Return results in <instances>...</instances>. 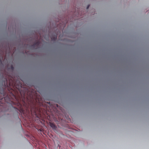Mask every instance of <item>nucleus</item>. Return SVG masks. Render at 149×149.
<instances>
[{
	"label": "nucleus",
	"instance_id": "nucleus-1",
	"mask_svg": "<svg viewBox=\"0 0 149 149\" xmlns=\"http://www.w3.org/2000/svg\"><path fill=\"white\" fill-rule=\"evenodd\" d=\"M22 100L23 103V105L25 107L27 112L29 113L30 111L32 113L36 114L37 111H40V109L38 108H37L34 103H32V104L29 106H27V104L25 102V97L24 96L22 98Z\"/></svg>",
	"mask_w": 149,
	"mask_h": 149
},
{
	"label": "nucleus",
	"instance_id": "nucleus-2",
	"mask_svg": "<svg viewBox=\"0 0 149 149\" xmlns=\"http://www.w3.org/2000/svg\"><path fill=\"white\" fill-rule=\"evenodd\" d=\"M9 77L8 84V80L7 79H5L6 80L4 82L3 86L5 87L6 88L7 87V88H9V86L13 87L16 86L15 83L13 80V78L10 77Z\"/></svg>",
	"mask_w": 149,
	"mask_h": 149
},
{
	"label": "nucleus",
	"instance_id": "nucleus-3",
	"mask_svg": "<svg viewBox=\"0 0 149 149\" xmlns=\"http://www.w3.org/2000/svg\"><path fill=\"white\" fill-rule=\"evenodd\" d=\"M12 94L13 95V97H14L16 101V102H13V104H14L17 105L18 106H20L21 107L20 109L19 110L20 112L21 113H23L24 115L26 114L25 113L24 110L22 108V106L19 102L20 100H21L20 98H18L17 96H16L14 95L13 93H12Z\"/></svg>",
	"mask_w": 149,
	"mask_h": 149
},
{
	"label": "nucleus",
	"instance_id": "nucleus-4",
	"mask_svg": "<svg viewBox=\"0 0 149 149\" xmlns=\"http://www.w3.org/2000/svg\"><path fill=\"white\" fill-rule=\"evenodd\" d=\"M40 43V42L39 41H38L33 44L32 45V46L33 48L37 49Z\"/></svg>",
	"mask_w": 149,
	"mask_h": 149
},
{
	"label": "nucleus",
	"instance_id": "nucleus-5",
	"mask_svg": "<svg viewBox=\"0 0 149 149\" xmlns=\"http://www.w3.org/2000/svg\"><path fill=\"white\" fill-rule=\"evenodd\" d=\"M49 125L54 130H56V127L54 124L51 122H49Z\"/></svg>",
	"mask_w": 149,
	"mask_h": 149
},
{
	"label": "nucleus",
	"instance_id": "nucleus-6",
	"mask_svg": "<svg viewBox=\"0 0 149 149\" xmlns=\"http://www.w3.org/2000/svg\"><path fill=\"white\" fill-rule=\"evenodd\" d=\"M57 38V35H55L54 36H51V38L52 41H55Z\"/></svg>",
	"mask_w": 149,
	"mask_h": 149
},
{
	"label": "nucleus",
	"instance_id": "nucleus-7",
	"mask_svg": "<svg viewBox=\"0 0 149 149\" xmlns=\"http://www.w3.org/2000/svg\"><path fill=\"white\" fill-rule=\"evenodd\" d=\"M0 93L1 94V95L4 96L6 95V93L4 90L3 89L1 90H0Z\"/></svg>",
	"mask_w": 149,
	"mask_h": 149
},
{
	"label": "nucleus",
	"instance_id": "nucleus-8",
	"mask_svg": "<svg viewBox=\"0 0 149 149\" xmlns=\"http://www.w3.org/2000/svg\"><path fill=\"white\" fill-rule=\"evenodd\" d=\"M3 52H1V59H0V61H1H1H2V60L3 59Z\"/></svg>",
	"mask_w": 149,
	"mask_h": 149
},
{
	"label": "nucleus",
	"instance_id": "nucleus-9",
	"mask_svg": "<svg viewBox=\"0 0 149 149\" xmlns=\"http://www.w3.org/2000/svg\"><path fill=\"white\" fill-rule=\"evenodd\" d=\"M89 6H90V5H88L87 7V8H86V9H88V8H89Z\"/></svg>",
	"mask_w": 149,
	"mask_h": 149
},
{
	"label": "nucleus",
	"instance_id": "nucleus-10",
	"mask_svg": "<svg viewBox=\"0 0 149 149\" xmlns=\"http://www.w3.org/2000/svg\"><path fill=\"white\" fill-rule=\"evenodd\" d=\"M11 68H12V69H13V66H12Z\"/></svg>",
	"mask_w": 149,
	"mask_h": 149
},
{
	"label": "nucleus",
	"instance_id": "nucleus-11",
	"mask_svg": "<svg viewBox=\"0 0 149 149\" xmlns=\"http://www.w3.org/2000/svg\"><path fill=\"white\" fill-rule=\"evenodd\" d=\"M6 98V97H5V98ZM4 100H5V99H4Z\"/></svg>",
	"mask_w": 149,
	"mask_h": 149
}]
</instances>
